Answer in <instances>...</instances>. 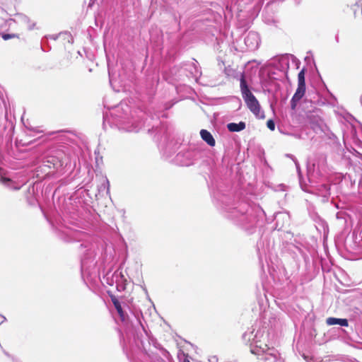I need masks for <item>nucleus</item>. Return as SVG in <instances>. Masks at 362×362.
<instances>
[{
	"label": "nucleus",
	"instance_id": "obj_1",
	"mask_svg": "<svg viewBox=\"0 0 362 362\" xmlns=\"http://www.w3.org/2000/svg\"><path fill=\"white\" fill-rule=\"evenodd\" d=\"M130 112V107L125 103H121L110 112V117L107 112L103 113V126L107 122L110 126L115 125L126 132H138L139 128L132 122Z\"/></svg>",
	"mask_w": 362,
	"mask_h": 362
},
{
	"label": "nucleus",
	"instance_id": "obj_2",
	"mask_svg": "<svg viewBox=\"0 0 362 362\" xmlns=\"http://www.w3.org/2000/svg\"><path fill=\"white\" fill-rule=\"evenodd\" d=\"M262 211L257 208L254 209L247 204L243 203L239 206V209L235 208L230 211V217L238 219V221L243 226H254L257 223L259 213Z\"/></svg>",
	"mask_w": 362,
	"mask_h": 362
},
{
	"label": "nucleus",
	"instance_id": "obj_3",
	"mask_svg": "<svg viewBox=\"0 0 362 362\" xmlns=\"http://www.w3.org/2000/svg\"><path fill=\"white\" fill-rule=\"evenodd\" d=\"M240 88L242 97L247 107V108L252 112L257 118H264V115L261 112V107L259 101L253 93L250 91L247 82L245 79V76L243 73L240 76Z\"/></svg>",
	"mask_w": 362,
	"mask_h": 362
},
{
	"label": "nucleus",
	"instance_id": "obj_4",
	"mask_svg": "<svg viewBox=\"0 0 362 362\" xmlns=\"http://www.w3.org/2000/svg\"><path fill=\"white\" fill-rule=\"evenodd\" d=\"M259 341L255 338L251 342V353L257 356H262V359L264 361H273L276 362L278 359L279 353L274 349L269 347L267 344H258Z\"/></svg>",
	"mask_w": 362,
	"mask_h": 362
},
{
	"label": "nucleus",
	"instance_id": "obj_5",
	"mask_svg": "<svg viewBox=\"0 0 362 362\" xmlns=\"http://www.w3.org/2000/svg\"><path fill=\"white\" fill-rule=\"evenodd\" d=\"M0 182L6 187L13 190H19L25 183V180L8 177L1 168Z\"/></svg>",
	"mask_w": 362,
	"mask_h": 362
},
{
	"label": "nucleus",
	"instance_id": "obj_6",
	"mask_svg": "<svg viewBox=\"0 0 362 362\" xmlns=\"http://www.w3.org/2000/svg\"><path fill=\"white\" fill-rule=\"evenodd\" d=\"M69 148L65 146H60L52 151V156L58 160L61 166L64 164H67V162L69 160Z\"/></svg>",
	"mask_w": 362,
	"mask_h": 362
},
{
	"label": "nucleus",
	"instance_id": "obj_7",
	"mask_svg": "<svg viewBox=\"0 0 362 362\" xmlns=\"http://www.w3.org/2000/svg\"><path fill=\"white\" fill-rule=\"evenodd\" d=\"M245 44L250 50L257 49L260 44V37L257 33L250 31L245 38Z\"/></svg>",
	"mask_w": 362,
	"mask_h": 362
},
{
	"label": "nucleus",
	"instance_id": "obj_8",
	"mask_svg": "<svg viewBox=\"0 0 362 362\" xmlns=\"http://www.w3.org/2000/svg\"><path fill=\"white\" fill-rule=\"evenodd\" d=\"M192 153L190 151L180 152L176 155L177 163L182 166H189L192 164L191 160Z\"/></svg>",
	"mask_w": 362,
	"mask_h": 362
},
{
	"label": "nucleus",
	"instance_id": "obj_9",
	"mask_svg": "<svg viewBox=\"0 0 362 362\" xmlns=\"http://www.w3.org/2000/svg\"><path fill=\"white\" fill-rule=\"evenodd\" d=\"M305 92V86H300L298 85V88L296 90V93L293 95L291 100V107L292 110H295L297 103L300 101V100L303 97Z\"/></svg>",
	"mask_w": 362,
	"mask_h": 362
},
{
	"label": "nucleus",
	"instance_id": "obj_10",
	"mask_svg": "<svg viewBox=\"0 0 362 362\" xmlns=\"http://www.w3.org/2000/svg\"><path fill=\"white\" fill-rule=\"evenodd\" d=\"M326 323L327 325H340L341 327H348L349 322L346 319L344 318H336V317H328L326 320Z\"/></svg>",
	"mask_w": 362,
	"mask_h": 362
},
{
	"label": "nucleus",
	"instance_id": "obj_11",
	"mask_svg": "<svg viewBox=\"0 0 362 362\" xmlns=\"http://www.w3.org/2000/svg\"><path fill=\"white\" fill-rule=\"evenodd\" d=\"M200 135L202 139L209 146H214L216 141L212 134L206 129H202L200 131Z\"/></svg>",
	"mask_w": 362,
	"mask_h": 362
},
{
	"label": "nucleus",
	"instance_id": "obj_12",
	"mask_svg": "<svg viewBox=\"0 0 362 362\" xmlns=\"http://www.w3.org/2000/svg\"><path fill=\"white\" fill-rule=\"evenodd\" d=\"M246 127V124L244 122H240L239 123L230 122L227 124V129L231 132H238Z\"/></svg>",
	"mask_w": 362,
	"mask_h": 362
},
{
	"label": "nucleus",
	"instance_id": "obj_13",
	"mask_svg": "<svg viewBox=\"0 0 362 362\" xmlns=\"http://www.w3.org/2000/svg\"><path fill=\"white\" fill-rule=\"evenodd\" d=\"M16 20L19 23H23L27 25L28 30H32L34 28L35 25V23H32L30 18L24 14L18 13L16 15Z\"/></svg>",
	"mask_w": 362,
	"mask_h": 362
},
{
	"label": "nucleus",
	"instance_id": "obj_14",
	"mask_svg": "<svg viewBox=\"0 0 362 362\" xmlns=\"http://www.w3.org/2000/svg\"><path fill=\"white\" fill-rule=\"evenodd\" d=\"M317 190V194L324 198H327L329 196V187L326 184L320 185Z\"/></svg>",
	"mask_w": 362,
	"mask_h": 362
},
{
	"label": "nucleus",
	"instance_id": "obj_15",
	"mask_svg": "<svg viewBox=\"0 0 362 362\" xmlns=\"http://www.w3.org/2000/svg\"><path fill=\"white\" fill-rule=\"evenodd\" d=\"M98 192L101 193L105 192L106 194H110V182L107 177H105L101 185L98 187Z\"/></svg>",
	"mask_w": 362,
	"mask_h": 362
},
{
	"label": "nucleus",
	"instance_id": "obj_16",
	"mask_svg": "<svg viewBox=\"0 0 362 362\" xmlns=\"http://www.w3.org/2000/svg\"><path fill=\"white\" fill-rule=\"evenodd\" d=\"M143 349H144V354H145L146 355H147V356H148V358H149L152 361H154V362L158 361V362H159V361H162V360H163V359H162L159 356H158L157 354H154L153 353H150V352H148V351H146V349L144 347H143Z\"/></svg>",
	"mask_w": 362,
	"mask_h": 362
},
{
	"label": "nucleus",
	"instance_id": "obj_17",
	"mask_svg": "<svg viewBox=\"0 0 362 362\" xmlns=\"http://www.w3.org/2000/svg\"><path fill=\"white\" fill-rule=\"evenodd\" d=\"M298 85L305 86V69H303L298 75Z\"/></svg>",
	"mask_w": 362,
	"mask_h": 362
},
{
	"label": "nucleus",
	"instance_id": "obj_18",
	"mask_svg": "<svg viewBox=\"0 0 362 362\" xmlns=\"http://www.w3.org/2000/svg\"><path fill=\"white\" fill-rule=\"evenodd\" d=\"M88 263H89V259H88L87 258L83 257L81 259V272H84L85 271H86L88 269V268L90 267V266L88 265Z\"/></svg>",
	"mask_w": 362,
	"mask_h": 362
},
{
	"label": "nucleus",
	"instance_id": "obj_19",
	"mask_svg": "<svg viewBox=\"0 0 362 362\" xmlns=\"http://www.w3.org/2000/svg\"><path fill=\"white\" fill-rule=\"evenodd\" d=\"M308 118L310 119V123L318 127L321 125L322 119L319 117H313V116H308Z\"/></svg>",
	"mask_w": 362,
	"mask_h": 362
},
{
	"label": "nucleus",
	"instance_id": "obj_20",
	"mask_svg": "<svg viewBox=\"0 0 362 362\" xmlns=\"http://www.w3.org/2000/svg\"><path fill=\"white\" fill-rule=\"evenodd\" d=\"M286 156L288 157L289 158H291L293 160V162L295 163L297 171L298 173H300L299 163H298V160H296V158H295V156L292 154H286Z\"/></svg>",
	"mask_w": 362,
	"mask_h": 362
},
{
	"label": "nucleus",
	"instance_id": "obj_21",
	"mask_svg": "<svg viewBox=\"0 0 362 362\" xmlns=\"http://www.w3.org/2000/svg\"><path fill=\"white\" fill-rule=\"evenodd\" d=\"M112 301L113 305H114V306H115V309L117 310H121L122 305H121V303H119V301L117 299H116L115 298H112Z\"/></svg>",
	"mask_w": 362,
	"mask_h": 362
},
{
	"label": "nucleus",
	"instance_id": "obj_22",
	"mask_svg": "<svg viewBox=\"0 0 362 362\" xmlns=\"http://www.w3.org/2000/svg\"><path fill=\"white\" fill-rule=\"evenodd\" d=\"M267 126L272 131L274 130L275 129V123L272 119H269L267 121Z\"/></svg>",
	"mask_w": 362,
	"mask_h": 362
},
{
	"label": "nucleus",
	"instance_id": "obj_23",
	"mask_svg": "<svg viewBox=\"0 0 362 362\" xmlns=\"http://www.w3.org/2000/svg\"><path fill=\"white\" fill-rule=\"evenodd\" d=\"M16 37H17V35L16 34H3L2 35V38L4 40H8L9 39H11V38H13Z\"/></svg>",
	"mask_w": 362,
	"mask_h": 362
},
{
	"label": "nucleus",
	"instance_id": "obj_24",
	"mask_svg": "<svg viewBox=\"0 0 362 362\" xmlns=\"http://www.w3.org/2000/svg\"><path fill=\"white\" fill-rule=\"evenodd\" d=\"M252 336V332H245L244 334H243V338L246 340L247 338L248 339V341H250V338Z\"/></svg>",
	"mask_w": 362,
	"mask_h": 362
},
{
	"label": "nucleus",
	"instance_id": "obj_25",
	"mask_svg": "<svg viewBox=\"0 0 362 362\" xmlns=\"http://www.w3.org/2000/svg\"><path fill=\"white\" fill-rule=\"evenodd\" d=\"M117 313H118V314H119V317H120L121 320H122V321H124V311H123V310H122V308H121V310H117Z\"/></svg>",
	"mask_w": 362,
	"mask_h": 362
},
{
	"label": "nucleus",
	"instance_id": "obj_26",
	"mask_svg": "<svg viewBox=\"0 0 362 362\" xmlns=\"http://www.w3.org/2000/svg\"><path fill=\"white\" fill-rule=\"evenodd\" d=\"M154 346H155V347H156V349H160V350H162L163 352H167V351H166V350H165L164 349H163V348L160 346V345L159 344L155 343Z\"/></svg>",
	"mask_w": 362,
	"mask_h": 362
},
{
	"label": "nucleus",
	"instance_id": "obj_27",
	"mask_svg": "<svg viewBox=\"0 0 362 362\" xmlns=\"http://www.w3.org/2000/svg\"><path fill=\"white\" fill-rule=\"evenodd\" d=\"M211 362H218V358L215 356L212 357L210 360Z\"/></svg>",
	"mask_w": 362,
	"mask_h": 362
},
{
	"label": "nucleus",
	"instance_id": "obj_28",
	"mask_svg": "<svg viewBox=\"0 0 362 362\" xmlns=\"http://www.w3.org/2000/svg\"><path fill=\"white\" fill-rule=\"evenodd\" d=\"M358 8H361V0L358 1V2H356V5Z\"/></svg>",
	"mask_w": 362,
	"mask_h": 362
},
{
	"label": "nucleus",
	"instance_id": "obj_29",
	"mask_svg": "<svg viewBox=\"0 0 362 362\" xmlns=\"http://www.w3.org/2000/svg\"><path fill=\"white\" fill-rule=\"evenodd\" d=\"M139 324L141 325V327H142V329L144 330V332H146V330L144 329V327L143 326V325L141 324V322L139 321Z\"/></svg>",
	"mask_w": 362,
	"mask_h": 362
},
{
	"label": "nucleus",
	"instance_id": "obj_30",
	"mask_svg": "<svg viewBox=\"0 0 362 362\" xmlns=\"http://www.w3.org/2000/svg\"><path fill=\"white\" fill-rule=\"evenodd\" d=\"M2 317V320L3 322L6 321V318L4 317V316H1Z\"/></svg>",
	"mask_w": 362,
	"mask_h": 362
},
{
	"label": "nucleus",
	"instance_id": "obj_31",
	"mask_svg": "<svg viewBox=\"0 0 362 362\" xmlns=\"http://www.w3.org/2000/svg\"><path fill=\"white\" fill-rule=\"evenodd\" d=\"M182 362H190L188 359H184Z\"/></svg>",
	"mask_w": 362,
	"mask_h": 362
},
{
	"label": "nucleus",
	"instance_id": "obj_32",
	"mask_svg": "<svg viewBox=\"0 0 362 362\" xmlns=\"http://www.w3.org/2000/svg\"><path fill=\"white\" fill-rule=\"evenodd\" d=\"M336 40H337V42L339 41V37L338 36H336Z\"/></svg>",
	"mask_w": 362,
	"mask_h": 362
},
{
	"label": "nucleus",
	"instance_id": "obj_33",
	"mask_svg": "<svg viewBox=\"0 0 362 362\" xmlns=\"http://www.w3.org/2000/svg\"><path fill=\"white\" fill-rule=\"evenodd\" d=\"M90 263H91V264H94V263H93V259H91V260L90 261Z\"/></svg>",
	"mask_w": 362,
	"mask_h": 362
},
{
	"label": "nucleus",
	"instance_id": "obj_34",
	"mask_svg": "<svg viewBox=\"0 0 362 362\" xmlns=\"http://www.w3.org/2000/svg\"><path fill=\"white\" fill-rule=\"evenodd\" d=\"M93 0H90V1H92Z\"/></svg>",
	"mask_w": 362,
	"mask_h": 362
}]
</instances>
